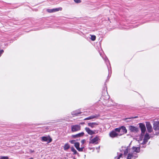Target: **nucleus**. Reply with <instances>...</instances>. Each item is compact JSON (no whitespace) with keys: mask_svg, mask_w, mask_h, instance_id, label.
I'll return each mask as SVG.
<instances>
[{"mask_svg":"<svg viewBox=\"0 0 159 159\" xmlns=\"http://www.w3.org/2000/svg\"><path fill=\"white\" fill-rule=\"evenodd\" d=\"M139 127L141 131V135H143L146 130V128L144 124L142 123L139 124Z\"/></svg>","mask_w":159,"mask_h":159,"instance_id":"nucleus-6","label":"nucleus"},{"mask_svg":"<svg viewBox=\"0 0 159 159\" xmlns=\"http://www.w3.org/2000/svg\"><path fill=\"white\" fill-rule=\"evenodd\" d=\"M88 125L92 128L96 127V126L98 125V123L96 122H92L89 123L88 124Z\"/></svg>","mask_w":159,"mask_h":159,"instance_id":"nucleus-12","label":"nucleus"},{"mask_svg":"<svg viewBox=\"0 0 159 159\" xmlns=\"http://www.w3.org/2000/svg\"><path fill=\"white\" fill-rule=\"evenodd\" d=\"M137 118V116H135V117H133L134 118Z\"/></svg>","mask_w":159,"mask_h":159,"instance_id":"nucleus-31","label":"nucleus"},{"mask_svg":"<svg viewBox=\"0 0 159 159\" xmlns=\"http://www.w3.org/2000/svg\"><path fill=\"white\" fill-rule=\"evenodd\" d=\"M81 113V112H78V110L73 111L71 112V114L72 115L77 116Z\"/></svg>","mask_w":159,"mask_h":159,"instance_id":"nucleus-18","label":"nucleus"},{"mask_svg":"<svg viewBox=\"0 0 159 159\" xmlns=\"http://www.w3.org/2000/svg\"><path fill=\"white\" fill-rule=\"evenodd\" d=\"M83 147L81 148H80V147H79L78 148H77V149L80 152H82L83 151Z\"/></svg>","mask_w":159,"mask_h":159,"instance_id":"nucleus-24","label":"nucleus"},{"mask_svg":"<svg viewBox=\"0 0 159 159\" xmlns=\"http://www.w3.org/2000/svg\"><path fill=\"white\" fill-rule=\"evenodd\" d=\"M100 55L102 57L103 59L105 61V62L106 63V64L107 66V68H108V71H109V74L110 72L111 73V70H110V69H111V67L110 66L109 67L108 66V64H109V66L110 65L109 61L108 60L107 58V57H106V56H102V55L101 53V52H100Z\"/></svg>","mask_w":159,"mask_h":159,"instance_id":"nucleus-4","label":"nucleus"},{"mask_svg":"<svg viewBox=\"0 0 159 159\" xmlns=\"http://www.w3.org/2000/svg\"><path fill=\"white\" fill-rule=\"evenodd\" d=\"M99 148H100V146H99L98 147L96 148L97 150H99Z\"/></svg>","mask_w":159,"mask_h":159,"instance_id":"nucleus-29","label":"nucleus"},{"mask_svg":"<svg viewBox=\"0 0 159 159\" xmlns=\"http://www.w3.org/2000/svg\"><path fill=\"white\" fill-rule=\"evenodd\" d=\"M91 36V39L92 41H94L96 38V37L94 35H90Z\"/></svg>","mask_w":159,"mask_h":159,"instance_id":"nucleus-21","label":"nucleus"},{"mask_svg":"<svg viewBox=\"0 0 159 159\" xmlns=\"http://www.w3.org/2000/svg\"><path fill=\"white\" fill-rule=\"evenodd\" d=\"M73 159H75V158H74Z\"/></svg>","mask_w":159,"mask_h":159,"instance_id":"nucleus-33","label":"nucleus"},{"mask_svg":"<svg viewBox=\"0 0 159 159\" xmlns=\"http://www.w3.org/2000/svg\"><path fill=\"white\" fill-rule=\"evenodd\" d=\"M85 141V140L84 139L82 140L81 141V143L82 144H83L84 143Z\"/></svg>","mask_w":159,"mask_h":159,"instance_id":"nucleus-28","label":"nucleus"},{"mask_svg":"<svg viewBox=\"0 0 159 159\" xmlns=\"http://www.w3.org/2000/svg\"><path fill=\"white\" fill-rule=\"evenodd\" d=\"M142 144H145L146 143H144V142H143H143L141 143Z\"/></svg>","mask_w":159,"mask_h":159,"instance_id":"nucleus-30","label":"nucleus"},{"mask_svg":"<svg viewBox=\"0 0 159 159\" xmlns=\"http://www.w3.org/2000/svg\"><path fill=\"white\" fill-rule=\"evenodd\" d=\"M70 148V146L68 143H66L65 144L64 147V149L65 150H66Z\"/></svg>","mask_w":159,"mask_h":159,"instance_id":"nucleus-19","label":"nucleus"},{"mask_svg":"<svg viewBox=\"0 0 159 159\" xmlns=\"http://www.w3.org/2000/svg\"><path fill=\"white\" fill-rule=\"evenodd\" d=\"M84 133L83 132H82L78 133V134H75V135H72V137L74 138H76L82 136L84 135Z\"/></svg>","mask_w":159,"mask_h":159,"instance_id":"nucleus-17","label":"nucleus"},{"mask_svg":"<svg viewBox=\"0 0 159 159\" xmlns=\"http://www.w3.org/2000/svg\"><path fill=\"white\" fill-rule=\"evenodd\" d=\"M146 126L148 132L151 133L152 131V126L150 123L149 122H147L146 123Z\"/></svg>","mask_w":159,"mask_h":159,"instance_id":"nucleus-9","label":"nucleus"},{"mask_svg":"<svg viewBox=\"0 0 159 159\" xmlns=\"http://www.w3.org/2000/svg\"><path fill=\"white\" fill-rule=\"evenodd\" d=\"M62 8L61 7H59L58 8H56L52 9H48L47 11L49 13H52L53 12H56L59 11H61Z\"/></svg>","mask_w":159,"mask_h":159,"instance_id":"nucleus-8","label":"nucleus"},{"mask_svg":"<svg viewBox=\"0 0 159 159\" xmlns=\"http://www.w3.org/2000/svg\"><path fill=\"white\" fill-rule=\"evenodd\" d=\"M4 51L3 50H0V57L1 56L3 52Z\"/></svg>","mask_w":159,"mask_h":159,"instance_id":"nucleus-27","label":"nucleus"},{"mask_svg":"<svg viewBox=\"0 0 159 159\" xmlns=\"http://www.w3.org/2000/svg\"><path fill=\"white\" fill-rule=\"evenodd\" d=\"M123 158L122 159H123V158Z\"/></svg>","mask_w":159,"mask_h":159,"instance_id":"nucleus-34","label":"nucleus"},{"mask_svg":"<svg viewBox=\"0 0 159 159\" xmlns=\"http://www.w3.org/2000/svg\"><path fill=\"white\" fill-rule=\"evenodd\" d=\"M100 116L99 114H96L94 115H92L84 119V120H91L94 118H97Z\"/></svg>","mask_w":159,"mask_h":159,"instance_id":"nucleus-10","label":"nucleus"},{"mask_svg":"<svg viewBox=\"0 0 159 159\" xmlns=\"http://www.w3.org/2000/svg\"><path fill=\"white\" fill-rule=\"evenodd\" d=\"M140 150V147H132V150L130 148L129 146H122L120 149V151L123 152V154H120L118 158L121 157L123 159H134L137 157V156L134 153H138Z\"/></svg>","mask_w":159,"mask_h":159,"instance_id":"nucleus-1","label":"nucleus"},{"mask_svg":"<svg viewBox=\"0 0 159 159\" xmlns=\"http://www.w3.org/2000/svg\"><path fill=\"white\" fill-rule=\"evenodd\" d=\"M150 138L149 135L148 133H146L143 139V142L144 143H146L148 140L150 139Z\"/></svg>","mask_w":159,"mask_h":159,"instance_id":"nucleus-15","label":"nucleus"},{"mask_svg":"<svg viewBox=\"0 0 159 159\" xmlns=\"http://www.w3.org/2000/svg\"><path fill=\"white\" fill-rule=\"evenodd\" d=\"M71 151L74 152V154H79L76 150L73 147L71 148Z\"/></svg>","mask_w":159,"mask_h":159,"instance_id":"nucleus-20","label":"nucleus"},{"mask_svg":"<svg viewBox=\"0 0 159 159\" xmlns=\"http://www.w3.org/2000/svg\"><path fill=\"white\" fill-rule=\"evenodd\" d=\"M91 137L89 139V143H92L94 144H97L98 143V141L99 140V137L98 136H96L95 138L92 139Z\"/></svg>","mask_w":159,"mask_h":159,"instance_id":"nucleus-3","label":"nucleus"},{"mask_svg":"<svg viewBox=\"0 0 159 159\" xmlns=\"http://www.w3.org/2000/svg\"><path fill=\"white\" fill-rule=\"evenodd\" d=\"M81 126L80 125H76L71 126V130L72 132H75L80 130Z\"/></svg>","mask_w":159,"mask_h":159,"instance_id":"nucleus-5","label":"nucleus"},{"mask_svg":"<svg viewBox=\"0 0 159 159\" xmlns=\"http://www.w3.org/2000/svg\"><path fill=\"white\" fill-rule=\"evenodd\" d=\"M120 129L118 128H116L110 132L109 134L110 136L112 138H114L117 137L118 136H120L121 134H120L119 130Z\"/></svg>","mask_w":159,"mask_h":159,"instance_id":"nucleus-2","label":"nucleus"},{"mask_svg":"<svg viewBox=\"0 0 159 159\" xmlns=\"http://www.w3.org/2000/svg\"><path fill=\"white\" fill-rule=\"evenodd\" d=\"M85 129L89 134L92 135L95 134V132L91 130L89 128L86 127Z\"/></svg>","mask_w":159,"mask_h":159,"instance_id":"nucleus-13","label":"nucleus"},{"mask_svg":"<svg viewBox=\"0 0 159 159\" xmlns=\"http://www.w3.org/2000/svg\"><path fill=\"white\" fill-rule=\"evenodd\" d=\"M8 157L7 156H0V159H8Z\"/></svg>","mask_w":159,"mask_h":159,"instance_id":"nucleus-23","label":"nucleus"},{"mask_svg":"<svg viewBox=\"0 0 159 159\" xmlns=\"http://www.w3.org/2000/svg\"><path fill=\"white\" fill-rule=\"evenodd\" d=\"M129 130L132 132H137L138 131V128L133 126H129Z\"/></svg>","mask_w":159,"mask_h":159,"instance_id":"nucleus-11","label":"nucleus"},{"mask_svg":"<svg viewBox=\"0 0 159 159\" xmlns=\"http://www.w3.org/2000/svg\"><path fill=\"white\" fill-rule=\"evenodd\" d=\"M153 128L155 130H159V121L156 122L154 123Z\"/></svg>","mask_w":159,"mask_h":159,"instance_id":"nucleus-14","label":"nucleus"},{"mask_svg":"<svg viewBox=\"0 0 159 159\" xmlns=\"http://www.w3.org/2000/svg\"><path fill=\"white\" fill-rule=\"evenodd\" d=\"M75 146L76 149L80 147V143L78 142H75Z\"/></svg>","mask_w":159,"mask_h":159,"instance_id":"nucleus-22","label":"nucleus"},{"mask_svg":"<svg viewBox=\"0 0 159 159\" xmlns=\"http://www.w3.org/2000/svg\"><path fill=\"white\" fill-rule=\"evenodd\" d=\"M41 138L42 141L47 142H48V143H50L52 141V139H50L49 140V141H48V137L43 136Z\"/></svg>","mask_w":159,"mask_h":159,"instance_id":"nucleus-16","label":"nucleus"},{"mask_svg":"<svg viewBox=\"0 0 159 159\" xmlns=\"http://www.w3.org/2000/svg\"><path fill=\"white\" fill-rule=\"evenodd\" d=\"M74 1L76 3H79L81 2V0H74Z\"/></svg>","mask_w":159,"mask_h":159,"instance_id":"nucleus-25","label":"nucleus"},{"mask_svg":"<svg viewBox=\"0 0 159 159\" xmlns=\"http://www.w3.org/2000/svg\"><path fill=\"white\" fill-rule=\"evenodd\" d=\"M120 129L119 133L120 134H125L127 132V130L125 126H122L120 128H118Z\"/></svg>","mask_w":159,"mask_h":159,"instance_id":"nucleus-7","label":"nucleus"},{"mask_svg":"<svg viewBox=\"0 0 159 159\" xmlns=\"http://www.w3.org/2000/svg\"><path fill=\"white\" fill-rule=\"evenodd\" d=\"M75 140H71L70 141V143L71 144H74L75 143Z\"/></svg>","mask_w":159,"mask_h":159,"instance_id":"nucleus-26","label":"nucleus"},{"mask_svg":"<svg viewBox=\"0 0 159 159\" xmlns=\"http://www.w3.org/2000/svg\"><path fill=\"white\" fill-rule=\"evenodd\" d=\"M28 159H33V158H31Z\"/></svg>","mask_w":159,"mask_h":159,"instance_id":"nucleus-32","label":"nucleus"}]
</instances>
